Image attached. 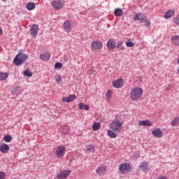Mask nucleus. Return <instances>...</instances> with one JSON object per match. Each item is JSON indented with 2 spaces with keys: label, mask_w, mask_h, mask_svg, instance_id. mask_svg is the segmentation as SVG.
<instances>
[{
  "label": "nucleus",
  "mask_w": 179,
  "mask_h": 179,
  "mask_svg": "<svg viewBox=\"0 0 179 179\" xmlns=\"http://www.w3.org/2000/svg\"><path fill=\"white\" fill-rule=\"evenodd\" d=\"M142 94H143V90L139 87H134L131 90L130 99L132 101H136L142 97Z\"/></svg>",
  "instance_id": "obj_1"
},
{
  "label": "nucleus",
  "mask_w": 179,
  "mask_h": 179,
  "mask_svg": "<svg viewBox=\"0 0 179 179\" xmlns=\"http://www.w3.org/2000/svg\"><path fill=\"white\" fill-rule=\"evenodd\" d=\"M124 122L120 120H113L110 124V129L114 132H121Z\"/></svg>",
  "instance_id": "obj_2"
},
{
  "label": "nucleus",
  "mask_w": 179,
  "mask_h": 179,
  "mask_svg": "<svg viewBox=\"0 0 179 179\" xmlns=\"http://www.w3.org/2000/svg\"><path fill=\"white\" fill-rule=\"evenodd\" d=\"M27 55L20 53L15 57L14 64H15L17 66H20V65H23V64L27 61Z\"/></svg>",
  "instance_id": "obj_3"
},
{
  "label": "nucleus",
  "mask_w": 179,
  "mask_h": 179,
  "mask_svg": "<svg viewBox=\"0 0 179 179\" xmlns=\"http://www.w3.org/2000/svg\"><path fill=\"white\" fill-rule=\"evenodd\" d=\"M134 20L135 22H136V20H138L141 23L145 22V26H147V27H149V26H150V21L146 20L145 18V17L143 16V14H142L141 13L135 14V15L134 17Z\"/></svg>",
  "instance_id": "obj_4"
},
{
  "label": "nucleus",
  "mask_w": 179,
  "mask_h": 179,
  "mask_svg": "<svg viewBox=\"0 0 179 179\" xmlns=\"http://www.w3.org/2000/svg\"><path fill=\"white\" fill-rule=\"evenodd\" d=\"M51 4L55 10H61L65 6V3L61 0H54Z\"/></svg>",
  "instance_id": "obj_5"
},
{
  "label": "nucleus",
  "mask_w": 179,
  "mask_h": 179,
  "mask_svg": "<svg viewBox=\"0 0 179 179\" xmlns=\"http://www.w3.org/2000/svg\"><path fill=\"white\" fill-rule=\"evenodd\" d=\"M66 152V148L65 146L59 145L57 146L56 149V157H58L59 159H62L64 156H65V153Z\"/></svg>",
  "instance_id": "obj_6"
},
{
  "label": "nucleus",
  "mask_w": 179,
  "mask_h": 179,
  "mask_svg": "<svg viewBox=\"0 0 179 179\" xmlns=\"http://www.w3.org/2000/svg\"><path fill=\"white\" fill-rule=\"evenodd\" d=\"M103 48V42L100 41H94L91 43L92 51H99Z\"/></svg>",
  "instance_id": "obj_7"
},
{
  "label": "nucleus",
  "mask_w": 179,
  "mask_h": 179,
  "mask_svg": "<svg viewBox=\"0 0 179 179\" xmlns=\"http://www.w3.org/2000/svg\"><path fill=\"white\" fill-rule=\"evenodd\" d=\"M69 176H71V171L62 170L57 173L56 177L58 179H66Z\"/></svg>",
  "instance_id": "obj_8"
},
{
  "label": "nucleus",
  "mask_w": 179,
  "mask_h": 179,
  "mask_svg": "<svg viewBox=\"0 0 179 179\" xmlns=\"http://www.w3.org/2000/svg\"><path fill=\"white\" fill-rule=\"evenodd\" d=\"M119 169L122 174H126V173L131 171V165L128 163L122 164L120 165Z\"/></svg>",
  "instance_id": "obj_9"
},
{
  "label": "nucleus",
  "mask_w": 179,
  "mask_h": 179,
  "mask_svg": "<svg viewBox=\"0 0 179 179\" xmlns=\"http://www.w3.org/2000/svg\"><path fill=\"white\" fill-rule=\"evenodd\" d=\"M112 86L115 89H121L124 86V79L119 78L112 82Z\"/></svg>",
  "instance_id": "obj_10"
},
{
  "label": "nucleus",
  "mask_w": 179,
  "mask_h": 179,
  "mask_svg": "<svg viewBox=\"0 0 179 179\" xmlns=\"http://www.w3.org/2000/svg\"><path fill=\"white\" fill-rule=\"evenodd\" d=\"M63 27L66 33H71V30H72V22L69 20H66L64 23Z\"/></svg>",
  "instance_id": "obj_11"
},
{
  "label": "nucleus",
  "mask_w": 179,
  "mask_h": 179,
  "mask_svg": "<svg viewBox=\"0 0 179 179\" xmlns=\"http://www.w3.org/2000/svg\"><path fill=\"white\" fill-rule=\"evenodd\" d=\"M76 99V96L75 94H70L69 96L63 97L62 101L63 103H71V101H73Z\"/></svg>",
  "instance_id": "obj_12"
},
{
  "label": "nucleus",
  "mask_w": 179,
  "mask_h": 179,
  "mask_svg": "<svg viewBox=\"0 0 179 179\" xmlns=\"http://www.w3.org/2000/svg\"><path fill=\"white\" fill-rule=\"evenodd\" d=\"M152 134L153 135L154 138H162L163 136V131L160 128L155 129L152 131Z\"/></svg>",
  "instance_id": "obj_13"
},
{
  "label": "nucleus",
  "mask_w": 179,
  "mask_h": 179,
  "mask_svg": "<svg viewBox=\"0 0 179 179\" xmlns=\"http://www.w3.org/2000/svg\"><path fill=\"white\" fill-rule=\"evenodd\" d=\"M30 33L32 37H36V36H37V33H38V25L33 24L30 29Z\"/></svg>",
  "instance_id": "obj_14"
},
{
  "label": "nucleus",
  "mask_w": 179,
  "mask_h": 179,
  "mask_svg": "<svg viewBox=\"0 0 179 179\" xmlns=\"http://www.w3.org/2000/svg\"><path fill=\"white\" fill-rule=\"evenodd\" d=\"M115 41L113 40L112 38H110L107 43V47L108 50H114L115 48Z\"/></svg>",
  "instance_id": "obj_15"
},
{
  "label": "nucleus",
  "mask_w": 179,
  "mask_h": 179,
  "mask_svg": "<svg viewBox=\"0 0 179 179\" xmlns=\"http://www.w3.org/2000/svg\"><path fill=\"white\" fill-rule=\"evenodd\" d=\"M139 125L143 127H152V122L149 120H141L138 122Z\"/></svg>",
  "instance_id": "obj_16"
},
{
  "label": "nucleus",
  "mask_w": 179,
  "mask_h": 179,
  "mask_svg": "<svg viewBox=\"0 0 179 179\" xmlns=\"http://www.w3.org/2000/svg\"><path fill=\"white\" fill-rule=\"evenodd\" d=\"M0 152L1 153H8L9 152V145L5 143L0 145Z\"/></svg>",
  "instance_id": "obj_17"
},
{
  "label": "nucleus",
  "mask_w": 179,
  "mask_h": 179,
  "mask_svg": "<svg viewBox=\"0 0 179 179\" xmlns=\"http://www.w3.org/2000/svg\"><path fill=\"white\" fill-rule=\"evenodd\" d=\"M106 171H107V169L105 166H101L96 169V173L98 176H104V174H106Z\"/></svg>",
  "instance_id": "obj_18"
},
{
  "label": "nucleus",
  "mask_w": 179,
  "mask_h": 179,
  "mask_svg": "<svg viewBox=\"0 0 179 179\" xmlns=\"http://www.w3.org/2000/svg\"><path fill=\"white\" fill-rule=\"evenodd\" d=\"M71 127H69L68 125L62 126L60 128V131L63 134V135H67Z\"/></svg>",
  "instance_id": "obj_19"
},
{
  "label": "nucleus",
  "mask_w": 179,
  "mask_h": 179,
  "mask_svg": "<svg viewBox=\"0 0 179 179\" xmlns=\"http://www.w3.org/2000/svg\"><path fill=\"white\" fill-rule=\"evenodd\" d=\"M173 45H179V36L173 35L171 38Z\"/></svg>",
  "instance_id": "obj_20"
},
{
  "label": "nucleus",
  "mask_w": 179,
  "mask_h": 179,
  "mask_svg": "<svg viewBox=\"0 0 179 179\" xmlns=\"http://www.w3.org/2000/svg\"><path fill=\"white\" fill-rule=\"evenodd\" d=\"M27 10H33L36 9V3L34 2H29L26 6Z\"/></svg>",
  "instance_id": "obj_21"
},
{
  "label": "nucleus",
  "mask_w": 179,
  "mask_h": 179,
  "mask_svg": "<svg viewBox=\"0 0 179 179\" xmlns=\"http://www.w3.org/2000/svg\"><path fill=\"white\" fill-rule=\"evenodd\" d=\"M9 76L8 73L0 72V82L2 80H6Z\"/></svg>",
  "instance_id": "obj_22"
},
{
  "label": "nucleus",
  "mask_w": 179,
  "mask_h": 179,
  "mask_svg": "<svg viewBox=\"0 0 179 179\" xmlns=\"http://www.w3.org/2000/svg\"><path fill=\"white\" fill-rule=\"evenodd\" d=\"M78 107H79L80 110H87L90 108L89 105L85 104L82 102H80L78 103Z\"/></svg>",
  "instance_id": "obj_23"
},
{
  "label": "nucleus",
  "mask_w": 179,
  "mask_h": 179,
  "mask_svg": "<svg viewBox=\"0 0 179 179\" xmlns=\"http://www.w3.org/2000/svg\"><path fill=\"white\" fill-rule=\"evenodd\" d=\"M107 135L110 138H117V134H115V131H114V130L108 129L107 131Z\"/></svg>",
  "instance_id": "obj_24"
},
{
  "label": "nucleus",
  "mask_w": 179,
  "mask_h": 179,
  "mask_svg": "<svg viewBox=\"0 0 179 179\" xmlns=\"http://www.w3.org/2000/svg\"><path fill=\"white\" fill-rule=\"evenodd\" d=\"M50 57L51 55H50V53H46L40 55V58L41 59H42V61H48V59H50Z\"/></svg>",
  "instance_id": "obj_25"
},
{
  "label": "nucleus",
  "mask_w": 179,
  "mask_h": 179,
  "mask_svg": "<svg viewBox=\"0 0 179 179\" xmlns=\"http://www.w3.org/2000/svg\"><path fill=\"white\" fill-rule=\"evenodd\" d=\"M174 13H176L174 10H169L164 16L165 19H170V17H173V16H174Z\"/></svg>",
  "instance_id": "obj_26"
},
{
  "label": "nucleus",
  "mask_w": 179,
  "mask_h": 179,
  "mask_svg": "<svg viewBox=\"0 0 179 179\" xmlns=\"http://www.w3.org/2000/svg\"><path fill=\"white\" fill-rule=\"evenodd\" d=\"M122 10L120 8H116L114 11V15L116 17H119V16H122Z\"/></svg>",
  "instance_id": "obj_27"
},
{
  "label": "nucleus",
  "mask_w": 179,
  "mask_h": 179,
  "mask_svg": "<svg viewBox=\"0 0 179 179\" xmlns=\"http://www.w3.org/2000/svg\"><path fill=\"white\" fill-rule=\"evenodd\" d=\"M140 169H141L143 171H146V170L148 169V162H142L141 164Z\"/></svg>",
  "instance_id": "obj_28"
},
{
  "label": "nucleus",
  "mask_w": 179,
  "mask_h": 179,
  "mask_svg": "<svg viewBox=\"0 0 179 179\" xmlns=\"http://www.w3.org/2000/svg\"><path fill=\"white\" fill-rule=\"evenodd\" d=\"M23 75H24V76H27V78H31V76H33V73H31V71H30V70L27 69V70L24 71Z\"/></svg>",
  "instance_id": "obj_29"
},
{
  "label": "nucleus",
  "mask_w": 179,
  "mask_h": 179,
  "mask_svg": "<svg viewBox=\"0 0 179 179\" xmlns=\"http://www.w3.org/2000/svg\"><path fill=\"white\" fill-rule=\"evenodd\" d=\"M179 123V117H175L173 120L171 121V124L172 127H176Z\"/></svg>",
  "instance_id": "obj_30"
},
{
  "label": "nucleus",
  "mask_w": 179,
  "mask_h": 179,
  "mask_svg": "<svg viewBox=\"0 0 179 179\" xmlns=\"http://www.w3.org/2000/svg\"><path fill=\"white\" fill-rule=\"evenodd\" d=\"M100 129V124L99 122H94L92 125V131H99Z\"/></svg>",
  "instance_id": "obj_31"
},
{
  "label": "nucleus",
  "mask_w": 179,
  "mask_h": 179,
  "mask_svg": "<svg viewBox=\"0 0 179 179\" xmlns=\"http://www.w3.org/2000/svg\"><path fill=\"white\" fill-rule=\"evenodd\" d=\"M3 139L4 142L9 143V142H11V141H12V136H10V135H6V136H4Z\"/></svg>",
  "instance_id": "obj_32"
},
{
  "label": "nucleus",
  "mask_w": 179,
  "mask_h": 179,
  "mask_svg": "<svg viewBox=\"0 0 179 179\" xmlns=\"http://www.w3.org/2000/svg\"><path fill=\"white\" fill-rule=\"evenodd\" d=\"M117 48L120 50H125V48L122 45V41H117Z\"/></svg>",
  "instance_id": "obj_33"
},
{
  "label": "nucleus",
  "mask_w": 179,
  "mask_h": 179,
  "mask_svg": "<svg viewBox=\"0 0 179 179\" xmlns=\"http://www.w3.org/2000/svg\"><path fill=\"white\" fill-rule=\"evenodd\" d=\"M55 80L57 83H59V82H62V76L58 75V76H55Z\"/></svg>",
  "instance_id": "obj_34"
},
{
  "label": "nucleus",
  "mask_w": 179,
  "mask_h": 179,
  "mask_svg": "<svg viewBox=\"0 0 179 179\" xmlns=\"http://www.w3.org/2000/svg\"><path fill=\"white\" fill-rule=\"evenodd\" d=\"M55 69H62V63L57 62L55 64Z\"/></svg>",
  "instance_id": "obj_35"
},
{
  "label": "nucleus",
  "mask_w": 179,
  "mask_h": 179,
  "mask_svg": "<svg viewBox=\"0 0 179 179\" xmlns=\"http://www.w3.org/2000/svg\"><path fill=\"white\" fill-rule=\"evenodd\" d=\"M126 45L127 47H134V45H135V43H134L130 40H128L127 41H126Z\"/></svg>",
  "instance_id": "obj_36"
},
{
  "label": "nucleus",
  "mask_w": 179,
  "mask_h": 179,
  "mask_svg": "<svg viewBox=\"0 0 179 179\" xmlns=\"http://www.w3.org/2000/svg\"><path fill=\"white\" fill-rule=\"evenodd\" d=\"M87 152H94L95 149L93 145H88L87 147Z\"/></svg>",
  "instance_id": "obj_37"
},
{
  "label": "nucleus",
  "mask_w": 179,
  "mask_h": 179,
  "mask_svg": "<svg viewBox=\"0 0 179 179\" xmlns=\"http://www.w3.org/2000/svg\"><path fill=\"white\" fill-rule=\"evenodd\" d=\"M111 94H113V91L109 90L106 92V97H107V99H110L111 97Z\"/></svg>",
  "instance_id": "obj_38"
},
{
  "label": "nucleus",
  "mask_w": 179,
  "mask_h": 179,
  "mask_svg": "<svg viewBox=\"0 0 179 179\" xmlns=\"http://www.w3.org/2000/svg\"><path fill=\"white\" fill-rule=\"evenodd\" d=\"M6 178V173L5 172H0V179H5Z\"/></svg>",
  "instance_id": "obj_39"
},
{
  "label": "nucleus",
  "mask_w": 179,
  "mask_h": 179,
  "mask_svg": "<svg viewBox=\"0 0 179 179\" xmlns=\"http://www.w3.org/2000/svg\"><path fill=\"white\" fill-rule=\"evenodd\" d=\"M173 21L176 24H179V16L175 17Z\"/></svg>",
  "instance_id": "obj_40"
},
{
  "label": "nucleus",
  "mask_w": 179,
  "mask_h": 179,
  "mask_svg": "<svg viewBox=\"0 0 179 179\" xmlns=\"http://www.w3.org/2000/svg\"><path fill=\"white\" fill-rule=\"evenodd\" d=\"M157 179H169V178H167V176H159V177H158V178Z\"/></svg>",
  "instance_id": "obj_41"
},
{
  "label": "nucleus",
  "mask_w": 179,
  "mask_h": 179,
  "mask_svg": "<svg viewBox=\"0 0 179 179\" xmlns=\"http://www.w3.org/2000/svg\"><path fill=\"white\" fill-rule=\"evenodd\" d=\"M134 159L139 157V153L136 154V156L134 155Z\"/></svg>",
  "instance_id": "obj_42"
},
{
  "label": "nucleus",
  "mask_w": 179,
  "mask_h": 179,
  "mask_svg": "<svg viewBox=\"0 0 179 179\" xmlns=\"http://www.w3.org/2000/svg\"><path fill=\"white\" fill-rule=\"evenodd\" d=\"M0 36H2V29L0 27Z\"/></svg>",
  "instance_id": "obj_43"
},
{
  "label": "nucleus",
  "mask_w": 179,
  "mask_h": 179,
  "mask_svg": "<svg viewBox=\"0 0 179 179\" xmlns=\"http://www.w3.org/2000/svg\"><path fill=\"white\" fill-rule=\"evenodd\" d=\"M64 61L66 62V61H68V58L64 57Z\"/></svg>",
  "instance_id": "obj_44"
},
{
  "label": "nucleus",
  "mask_w": 179,
  "mask_h": 179,
  "mask_svg": "<svg viewBox=\"0 0 179 179\" xmlns=\"http://www.w3.org/2000/svg\"><path fill=\"white\" fill-rule=\"evenodd\" d=\"M93 72H94V71H93V70H91V73H92V74H93Z\"/></svg>",
  "instance_id": "obj_45"
},
{
  "label": "nucleus",
  "mask_w": 179,
  "mask_h": 179,
  "mask_svg": "<svg viewBox=\"0 0 179 179\" xmlns=\"http://www.w3.org/2000/svg\"><path fill=\"white\" fill-rule=\"evenodd\" d=\"M3 1H6V0H3Z\"/></svg>",
  "instance_id": "obj_46"
}]
</instances>
